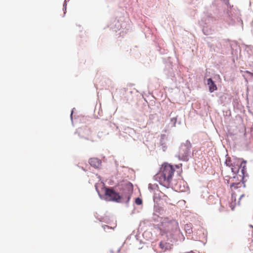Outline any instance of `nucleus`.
<instances>
[{
    "label": "nucleus",
    "instance_id": "obj_11",
    "mask_svg": "<svg viewBox=\"0 0 253 253\" xmlns=\"http://www.w3.org/2000/svg\"><path fill=\"white\" fill-rule=\"evenodd\" d=\"M170 122L172 124L173 126H175V125L176 123V122H177V118L174 117V118H171L170 120Z\"/></svg>",
    "mask_w": 253,
    "mask_h": 253
},
{
    "label": "nucleus",
    "instance_id": "obj_9",
    "mask_svg": "<svg viewBox=\"0 0 253 253\" xmlns=\"http://www.w3.org/2000/svg\"><path fill=\"white\" fill-rule=\"evenodd\" d=\"M159 246L163 251H165L166 250V243L164 242H161L159 244Z\"/></svg>",
    "mask_w": 253,
    "mask_h": 253
},
{
    "label": "nucleus",
    "instance_id": "obj_10",
    "mask_svg": "<svg viewBox=\"0 0 253 253\" xmlns=\"http://www.w3.org/2000/svg\"><path fill=\"white\" fill-rule=\"evenodd\" d=\"M135 204L137 205H141L142 203V200L139 198H137L135 201Z\"/></svg>",
    "mask_w": 253,
    "mask_h": 253
},
{
    "label": "nucleus",
    "instance_id": "obj_8",
    "mask_svg": "<svg viewBox=\"0 0 253 253\" xmlns=\"http://www.w3.org/2000/svg\"><path fill=\"white\" fill-rule=\"evenodd\" d=\"M207 84L209 87V91L212 92L217 89L216 84L211 78H209L207 80Z\"/></svg>",
    "mask_w": 253,
    "mask_h": 253
},
{
    "label": "nucleus",
    "instance_id": "obj_1",
    "mask_svg": "<svg viewBox=\"0 0 253 253\" xmlns=\"http://www.w3.org/2000/svg\"><path fill=\"white\" fill-rule=\"evenodd\" d=\"M225 164L228 168L222 172L224 179L231 184L232 190L241 187V181L244 177L245 164L239 159L232 160L229 157L226 159Z\"/></svg>",
    "mask_w": 253,
    "mask_h": 253
},
{
    "label": "nucleus",
    "instance_id": "obj_5",
    "mask_svg": "<svg viewBox=\"0 0 253 253\" xmlns=\"http://www.w3.org/2000/svg\"><path fill=\"white\" fill-rule=\"evenodd\" d=\"M168 232H172L177 230L178 229V223L175 220H172L168 222L166 224Z\"/></svg>",
    "mask_w": 253,
    "mask_h": 253
},
{
    "label": "nucleus",
    "instance_id": "obj_15",
    "mask_svg": "<svg viewBox=\"0 0 253 253\" xmlns=\"http://www.w3.org/2000/svg\"><path fill=\"white\" fill-rule=\"evenodd\" d=\"M66 5H67V4H66V2H64V6H65V7H66ZM66 8L65 7V10H66Z\"/></svg>",
    "mask_w": 253,
    "mask_h": 253
},
{
    "label": "nucleus",
    "instance_id": "obj_4",
    "mask_svg": "<svg viewBox=\"0 0 253 253\" xmlns=\"http://www.w3.org/2000/svg\"><path fill=\"white\" fill-rule=\"evenodd\" d=\"M105 194L111 201L119 202L121 199V197L119 194L112 188H106Z\"/></svg>",
    "mask_w": 253,
    "mask_h": 253
},
{
    "label": "nucleus",
    "instance_id": "obj_12",
    "mask_svg": "<svg viewBox=\"0 0 253 253\" xmlns=\"http://www.w3.org/2000/svg\"><path fill=\"white\" fill-rule=\"evenodd\" d=\"M245 197V195L244 194H242V195L240 196V197L239 198V200L238 201V204L240 205L241 204V199L243 197Z\"/></svg>",
    "mask_w": 253,
    "mask_h": 253
},
{
    "label": "nucleus",
    "instance_id": "obj_7",
    "mask_svg": "<svg viewBox=\"0 0 253 253\" xmlns=\"http://www.w3.org/2000/svg\"><path fill=\"white\" fill-rule=\"evenodd\" d=\"M89 163L91 166L96 168H98L101 165V161L96 158L90 159Z\"/></svg>",
    "mask_w": 253,
    "mask_h": 253
},
{
    "label": "nucleus",
    "instance_id": "obj_14",
    "mask_svg": "<svg viewBox=\"0 0 253 253\" xmlns=\"http://www.w3.org/2000/svg\"><path fill=\"white\" fill-rule=\"evenodd\" d=\"M247 73H248L249 74H250L251 76H253V73H252L249 71H247Z\"/></svg>",
    "mask_w": 253,
    "mask_h": 253
},
{
    "label": "nucleus",
    "instance_id": "obj_13",
    "mask_svg": "<svg viewBox=\"0 0 253 253\" xmlns=\"http://www.w3.org/2000/svg\"><path fill=\"white\" fill-rule=\"evenodd\" d=\"M234 195H235V194H232L231 198H232V200H233V199H235V196Z\"/></svg>",
    "mask_w": 253,
    "mask_h": 253
},
{
    "label": "nucleus",
    "instance_id": "obj_2",
    "mask_svg": "<svg viewBox=\"0 0 253 253\" xmlns=\"http://www.w3.org/2000/svg\"><path fill=\"white\" fill-rule=\"evenodd\" d=\"M175 172V169L172 165L164 163L161 166L159 173L158 178L160 184L166 187H169Z\"/></svg>",
    "mask_w": 253,
    "mask_h": 253
},
{
    "label": "nucleus",
    "instance_id": "obj_6",
    "mask_svg": "<svg viewBox=\"0 0 253 253\" xmlns=\"http://www.w3.org/2000/svg\"><path fill=\"white\" fill-rule=\"evenodd\" d=\"M132 193V188L129 186H125L123 189V192L121 193V199L127 200L128 201L130 198Z\"/></svg>",
    "mask_w": 253,
    "mask_h": 253
},
{
    "label": "nucleus",
    "instance_id": "obj_3",
    "mask_svg": "<svg viewBox=\"0 0 253 253\" xmlns=\"http://www.w3.org/2000/svg\"><path fill=\"white\" fill-rule=\"evenodd\" d=\"M191 148V144L190 142L187 141L185 143L182 144L179 150L178 158L181 160L188 161Z\"/></svg>",
    "mask_w": 253,
    "mask_h": 253
}]
</instances>
